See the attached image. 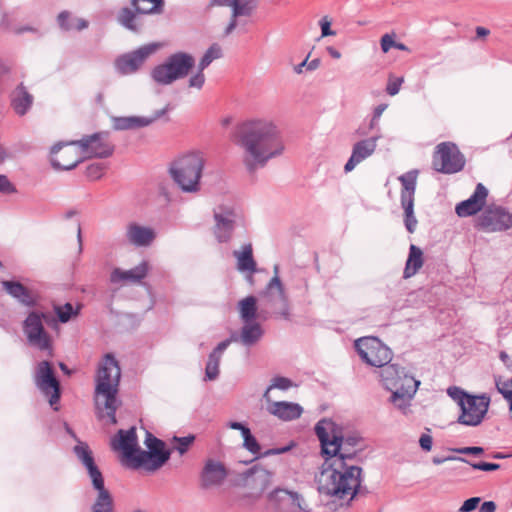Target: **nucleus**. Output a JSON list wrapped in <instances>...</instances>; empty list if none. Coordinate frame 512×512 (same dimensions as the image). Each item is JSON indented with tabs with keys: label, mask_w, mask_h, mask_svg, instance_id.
I'll list each match as a JSON object with an SVG mask.
<instances>
[{
	"label": "nucleus",
	"mask_w": 512,
	"mask_h": 512,
	"mask_svg": "<svg viewBox=\"0 0 512 512\" xmlns=\"http://www.w3.org/2000/svg\"><path fill=\"white\" fill-rule=\"evenodd\" d=\"M49 315L31 311L23 321V332L29 346L45 353L47 356H53V340L51 335L45 329L43 322L49 321Z\"/></svg>",
	"instance_id": "nucleus-9"
},
{
	"label": "nucleus",
	"mask_w": 512,
	"mask_h": 512,
	"mask_svg": "<svg viewBox=\"0 0 512 512\" xmlns=\"http://www.w3.org/2000/svg\"><path fill=\"white\" fill-rule=\"evenodd\" d=\"M267 412L282 421L299 419L303 414V407L294 402L276 401L267 405Z\"/></svg>",
	"instance_id": "nucleus-30"
},
{
	"label": "nucleus",
	"mask_w": 512,
	"mask_h": 512,
	"mask_svg": "<svg viewBox=\"0 0 512 512\" xmlns=\"http://www.w3.org/2000/svg\"><path fill=\"white\" fill-rule=\"evenodd\" d=\"M496 504L493 501L484 502L478 512H495Z\"/></svg>",
	"instance_id": "nucleus-64"
},
{
	"label": "nucleus",
	"mask_w": 512,
	"mask_h": 512,
	"mask_svg": "<svg viewBox=\"0 0 512 512\" xmlns=\"http://www.w3.org/2000/svg\"><path fill=\"white\" fill-rule=\"evenodd\" d=\"M206 157L201 151H191L175 159L169 168L173 181L182 192L197 193L201 189V178Z\"/></svg>",
	"instance_id": "nucleus-5"
},
{
	"label": "nucleus",
	"mask_w": 512,
	"mask_h": 512,
	"mask_svg": "<svg viewBox=\"0 0 512 512\" xmlns=\"http://www.w3.org/2000/svg\"><path fill=\"white\" fill-rule=\"evenodd\" d=\"M0 192L3 194H12L16 192L15 186L7 178V176L0 174Z\"/></svg>",
	"instance_id": "nucleus-51"
},
{
	"label": "nucleus",
	"mask_w": 512,
	"mask_h": 512,
	"mask_svg": "<svg viewBox=\"0 0 512 512\" xmlns=\"http://www.w3.org/2000/svg\"><path fill=\"white\" fill-rule=\"evenodd\" d=\"M79 310L80 307L74 309L71 303H65L62 306L55 307V312L61 323H67L73 316H77L79 314Z\"/></svg>",
	"instance_id": "nucleus-44"
},
{
	"label": "nucleus",
	"mask_w": 512,
	"mask_h": 512,
	"mask_svg": "<svg viewBox=\"0 0 512 512\" xmlns=\"http://www.w3.org/2000/svg\"><path fill=\"white\" fill-rule=\"evenodd\" d=\"M419 384L420 381L415 378H405L404 384H401L398 388L389 390L391 392L389 401L403 414H407Z\"/></svg>",
	"instance_id": "nucleus-20"
},
{
	"label": "nucleus",
	"mask_w": 512,
	"mask_h": 512,
	"mask_svg": "<svg viewBox=\"0 0 512 512\" xmlns=\"http://www.w3.org/2000/svg\"><path fill=\"white\" fill-rule=\"evenodd\" d=\"M131 7H123L117 15V22L133 33L145 28L146 15H157L164 11V0H130Z\"/></svg>",
	"instance_id": "nucleus-7"
},
{
	"label": "nucleus",
	"mask_w": 512,
	"mask_h": 512,
	"mask_svg": "<svg viewBox=\"0 0 512 512\" xmlns=\"http://www.w3.org/2000/svg\"><path fill=\"white\" fill-rule=\"evenodd\" d=\"M67 145L72 144L71 142H58L51 148L50 161L52 167L56 170H72L83 159L75 149H67L61 152L62 148Z\"/></svg>",
	"instance_id": "nucleus-22"
},
{
	"label": "nucleus",
	"mask_w": 512,
	"mask_h": 512,
	"mask_svg": "<svg viewBox=\"0 0 512 512\" xmlns=\"http://www.w3.org/2000/svg\"><path fill=\"white\" fill-rule=\"evenodd\" d=\"M402 82H403L402 78H398L396 80L390 81L386 88L387 93L391 96L396 95L400 90V86H401Z\"/></svg>",
	"instance_id": "nucleus-60"
},
{
	"label": "nucleus",
	"mask_w": 512,
	"mask_h": 512,
	"mask_svg": "<svg viewBox=\"0 0 512 512\" xmlns=\"http://www.w3.org/2000/svg\"><path fill=\"white\" fill-rule=\"evenodd\" d=\"M219 375V368L215 365L209 364L207 362L206 368H205V379L212 381L218 378Z\"/></svg>",
	"instance_id": "nucleus-59"
},
{
	"label": "nucleus",
	"mask_w": 512,
	"mask_h": 512,
	"mask_svg": "<svg viewBox=\"0 0 512 512\" xmlns=\"http://www.w3.org/2000/svg\"><path fill=\"white\" fill-rule=\"evenodd\" d=\"M98 491L97 498L92 505L91 512H114L113 498L105 486L95 488Z\"/></svg>",
	"instance_id": "nucleus-41"
},
{
	"label": "nucleus",
	"mask_w": 512,
	"mask_h": 512,
	"mask_svg": "<svg viewBox=\"0 0 512 512\" xmlns=\"http://www.w3.org/2000/svg\"><path fill=\"white\" fill-rule=\"evenodd\" d=\"M103 175L102 164H91L87 167V176L93 180L100 179Z\"/></svg>",
	"instance_id": "nucleus-53"
},
{
	"label": "nucleus",
	"mask_w": 512,
	"mask_h": 512,
	"mask_svg": "<svg viewBox=\"0 0 512 512\" xmlns=\"http://www.w3.org/2000/svg\"><path fill=\"white\" fill-rule=\"evenodd\" d=\"M475 227L488 233L508 230L512 227V214L499 206L488 207L477 217Z\"/></svg>",
	"instance_id": "nucleus-15"
},
{
	"label": "nucleus",
	"mask_w": 512,
	"mask_h": 512,
	"mask_svg": "<svg viewBox=\"0 0 512 512\" xmlns=\"http://www.w3.org/2000/svg\"><path fill=\"white\" fill-rule=\"evenodd\" d=\"M233 255L237 260V269L240 272L254 274L257 271V264L253 258V248L250 243L243 245L240 251L235 250Z\"/></svg>",
	"instance_id": "nucleus-35"
},
{
	"label": "nucleus",
	"mask_w": 512,
	"mask_h": 512,
	"mask_svg": "<svg viewBox=\"0 0 512 512\" xmlns=\"http://www.w3.org/2000/svg\"><path fill=\"white\" fill-rule=\"evenodd\" d=\"M34 383L39 391L48 397L49 403L54 410H58L54 405L60 400V382L56 378L53 366L49 361L43 360L36 365Z\"/></svg>",
	"instance_id": "nucleus-13"
},
{
	"label": "nucleus",
	"mask_w": 512,
	"mask_h": 512,
	"mask_svg": "<svg viewBox=\"0 0 512 512\" xmlns=\"http://www.w3.org/2000/svg\"><path fill=\"white\" fill-rule=\"evenodd\" d=\"M174 442L177 443L175 449L179 452L180 455L185 454L188 451L189 446L194 442L195 436L188 435L185 437H174Z\"/></svg>",
	"instance_id": "nucleus-49"
},
{
	"label": "nucleus",
	"mask_w": 512,
	"mask_h": 512,
	"mask_svg": "<svg viewBox=\"0 0 512 512\" xmlns=\"http://www.w3.org/2000/svg\"><path fill=\"white\" fill-rule=\"evenodd\" d=\"M222 56L221 47L218 44H212L204 53L199 61L200 70H205L213 60L219 59Z\"/></svg>",
	"instance_id": "nucleus-43"
},
{
	"label": "nucleus",
	"mask_w": 512,
	"mask_h": 512,
	"mask_svg": "<svg viewBox=\"0 0 512 512\" xmlns=\"http://www.w3.org/2000/svg\"><path fill=\"white\" fill-rule=\"evenodd\" d=\"M1 285L4 291L21 305L32 308L38 304V293L32 289L27 288L19 281L3 280Z\"/></svg>",
	"instance_id": "nucleus-24"
},
{
	"label": "nucleus",
	"mask_w": 512,
	"mask_h": 512,
	"mask_svg": "<svg viewBox=\"0 0 512 512\" xmlns=\"http://www.w3.org/2000/svg\"><path fill=\"white\" fill-rule=\"evenodd\" d=\"M476 470L482 471H495L500 468V465L497 463H489V462H478V463H468Z\"/></svg>",
	"instance_id": "nucleus-55"
},
{
	"label": "nucleus",
	"mask_w": 512,
	"mask_h": 512,
	"mask_svg": "<svg viewBox=\"0 0 512 512\" xmlns=\"http://www.w3.org/2000/svg\"><path fill=\"white\" fill-rule=\"evenodd\" d=\"M113 128L115 130H133L149 126V121L145 120V116H125L113 117Z\"/></svg>",
	"instance_id": "nucleus-38"
},
{
	"label": "nucleus",
	"mask_w": 512,
	"mask_h": 512,
	"mask_svg": "<svg viewBox=\"0 0 512 512\" xmlns=\"http://www.w3.org/2000/svg\"><path fill=\"white\" fill-rule=\"evenodd\" d=\"M433 439L429 434H422L419 438V445L424 451L432 449Z\"/></svg>",
	"instance_id": "nucleus-61"
},
{
	"label": "nucleus",
	"mask_w": 512,
	"mask_h": 512,
	"mask_svg": "<svg viewBox=\"0 0 512 512\" xmlns=\"http://www.w3.org/2000/svg\"><path fill=\"white\" fill-rule=\"evenodd\" d=\"M489 404L490 398L485 395H470L460 407L461 414L458 417V422L466 426L479 425L488 411Z\"/></svg>",
	"instance_id": "nucleus-18"
},
{
	"label": "nucleus",
	"mask_w": 512,
	"mask_h": 512,
	"mask_svg": "<svg viewBox=\"0 0 512 512\" xmlns=\"http://www.w3.org/2000/svg\"><path fill=\"white\" fill-rule=\"evenodd\" d=\"M239 314L242 322L256 321L259 318V307L254 296H247L239 301Z\"/></svg>",
	"instance_id": "nucleus-39"
},
{
	"label": "nucleus",
	"mask_w": 512,
	"mask_h": 512,
	"mask_svg": "<svg viewBox=\"0 0 512 512\" xmlns=\"http://www.w3.org/2000/svg\"><path fill=\"white\" fill-rule=\"evenodd\" d=\"M481 501L480 497H471L464 501L462 506L459 508V512H471L477 508Z\"/></svg>",
	"instance_id": "nucleus-52"
},
{
	"label": "nucleus",
	"mask_w": 512,
	"mask_h": 512,
	"mask_svg": "<svg viewBox=\"0 0 512 512\" xmlns=\"http://www.w3.org/2000/svg\"><path fill=\"white\" fill-rule=\"evenodd\" d=\"M379 135L357 141L352 147V153L344 166L346 173L351 172L354 168L365 159L369 158L376 150Z\"/></svg>",
	"instance_id": "nucleus-27"
},
{
	"label": "nucleus",
	"mask_w": 512,
	"mask_h": 512,
	"mask_svg": "<svg viewBox=\"0 0 512 512\" xmlns=\"http://www.w3.org/2000/svg\"><path fill=\"white\" fill-rule=\"evenodd\" d=\"M488 189L482 184L476 185L473 194L456 205L455 211L459 217H468L477 214L485 206Z\"/></svg>",
	"instance_id": "nucleus-25"
},
{
	"label": "nucleus",
	"mask_w": 512,
	"mask_h": 512,
	"mask_svg": "<svg viewBox=\"0 0 512 512\" xmlns=\"http://www.w3.org/2000/svg\"><path fill=\"white\" fill-rule=\"evenodd\" d=\"M13 32L17 35H21L26 32H30V33L37 34L38 36H41L39 29L37 27L31 26V25H21V26L14 27Z\"/></svg>",
	"instance_id": "nucleus-58"
},
{
	"label": "nucleus",
	"mask_w": 512,
	"mask_h": 512,
	"mask_svg": "<svg viewBox=\"0 0 512 512\" xmlns=\"http://www.w3.org/2000/svg\"><path fill=\"white\" fill-rule=\"evenodd\" d=\"M57 22L64 31H71L73 29L81 31L88 27V21L82 18H73L71 13L66 10L58 14Z\"/></svg>",
	"instance_id": "nucleus-40"
},
{
	"label": "nucleus",
	"mask_w": 512,
	"mask_h": 512,
	"mask_svg": "<svg viewBox=\"0 0 512 512\" xmlns=\"http://www.w3.org/2000/svg\"><path fill=\"white\" fill-rule=\"evenodd\" d=\"M230 21L225 28L224 36L230 35L237 27V18L251 16L258 6V0H234Z\"/></svg>",
	"instance_id": "nucleus-33"
},
{
	"label": "nucleus",
	"mask_w": 512,
	"mask_h": 512,
	"mask_svg": "<svg viewBox=\"0 0 512 512\" xmlns=\"http://www.w3.org/2000/svg\"><path fill=\"white\" fill-rule=\"evenodd\" d=\"M172 109L170 104H167L163 109L156 110L151 116L145 117V120L149 121V125L166 115L168 111Z\"/></svg>",
	"instance_id": "nucleus-57"
},
{
	"label": "nucleus",
	"mask_w": 512,
	"mask_h": 512,
	"mask_svg": "<svg viewBox=\"0 0 512 512\" xmlns=\"http://www.w3.org/2000/svg\"><path fill=\"white\" fill-rule=\"evenodd\" d=\"M381 381L387 390L395 389L404 384L405 378H414L409 375L404 368L399 367L397 364H386L381 367Z\"/></svg>",
	"instance_id": "nucleus-31"
},
{
	"label": "nucleus",
	"mask_w": 512,
	"mask_h": 512,
	"mask_svg": "<svg viewBox=\"0 0 512 512\" xmlns=\"http://www.w3.org/2000/svg\"><path fill=\"white\" fill-rule=\"evenodd\" d=\"M71 144L78 145L82 153L88 157L108 158L114 152V145L109 140L108 132H98L84 136L80 140L71 141Z\"/></svg>",
	"instance_id": "nucleus-16"
},
{
	"label": "nucleus",
	"mask_w": 512,
	"mask_h": 512,
	"mask_svg": "<svg viewBox=\"0 0 512 512\" xmlns=\"http://www.w3.org/2000/svg\"><path fill=\"white\" fill-rule=\"evenodd\" d=\"M214 234L219 242L231 239L235 226L241 221L240 213L230 206H220L214 212Z\"/></svg>",
	"instance_id": "nucleus-19"
},
{
	"label": "nucleus",
	"mask_w": 512,
	"mask_h": 512,
	"mask_svg": "<svg viewBox=\"0 0 512 512\" xmlns=\"http://www.w3.org/2000/svg\"><path fill=\"white\" fill-rule=\"evenodd\" d=\"M381 49L384 53H387L395 45L394 36L391 34H384L381 37Z\"/></svg>",
	"instance_id": "nucleus-56"
},
{
	"label": "nucleus",
	"mask_w": 512,
	"mask_h": 512,
	"mask_svg": "<svg viewBox=\"0 0 512 512\" xmlns=\"http://www.w3.org/2000/svg\"><path fill=\"white\" fill-rule=\"evenodd\" d=\"M433 169L443 174H454L465 166V157L456 144L442 142L438 144L433 153Z\"/></svg>",
	"instance_id": "nucleus-11"
},
{
	"label": "nucleus",
	"mask_w": 512,
	"mask_h": 512,
	"mask_svg": "<svg viewBox=\"0 0 512 512\" xmlns=\"http://www.w3.org/2000/svg\"><path fill=\"white\" fill-rule=\"evenodd\" d=\"M160 47L159 43H149L134 51L118 56L114 63L116 71L121 75L136 73L145 61Z\"/></svg>",
	"instance_id": "nucleus-14"
},
{
	"label": "nucleus",
	"mask_w": 512,
	"mask_h": 512,
	"mask_svg": "<svg viewBox=\"0 0 512 512\" xmlns=\"http://www.w3.org/2000/svg\"><path fill=\"white\" fill-rule=\"evenodd\" d=\"M194 66L195 59L191 54L176 52L169 55L162 63L154 66L150 77L156 84L168 86L188 76Z\"/></svg>",
	"instance_id": "nucleus-6"
},
{
	"label": "nucleus",
	"mask_w": 512,
	"mask_h": 512,
	"mask_svg": "<svg viewBox=\"0 0 512 512\" xmlns=\"http://www.w3.org/2000/svg\"><path fill=\"white\" fill-rule=\"evenodd\" d=\"M33 104V96L23 84H19L11 94V107L19 116H24Z\"/></svg>",
	"instance_id": "nucleus-34"
},
{
	"label": "nucleus",
	"mask_w": 512,
	"mask_h": 512,
	"mask_svg": "<svg viewBox=\"0 0 512 512\" xmlns=\"http://www.w3.org/2000/svg\"><path fill=\"white\" fill-rule=\"evenodd\" d=\"M362 468L341 458L327 459L317 477L318 491L326 496L350 502L360 492Z\"/></svg>",
	"instance_id": "nucleus-2"
},
{
	"label": "nucleus",
	"mask_w": 512,
	"mask_h": 512,
	"mask_svg": "<svg viewBox=\"0 0 512 512\" xmlns=\"http://www.w3.org/2000/svg\"><path fill=\"white\" fill-rule=\"evenodd\" d=\"M271 314L280 315L286 320L290 318L288 298L277 275L271 278L260 294L259 319L267 320Z\"/></svg>",
	"instance_id": "nucleus-8"
},
{
	"label": "nucleus",
	"mask_w": 512,
	"mask_h": 512,
	"mask_svg": "<svg viewBox=\"0 0 512 512\" xmlns=\"http://www.w3.org/2000/svg\"><path fill=\"white\" fill-rule=\"evenodd\" d=\"M149 264L147 261H142L139 265L129 270H122L115 268L110 276L111 282H133L138 283L144 279L148 273Z\"/></svg>",
	"instance_id": "nucleus-32"
},
{
	"label": "nucleus",
	"mask_w": 512,
	"mask_h": 512,
	"mask_svg": "<svg viewBox=\"0 0 512 512\" xmlns=\"http://www.w3.org/2000/svg\"><path fill=\"white\" fill-rule=\"evenodd\" d=\"M360 358L370 366L382 367L392 360V351L376 337H363L355 341Z\"/></svg>",
	"instance_id": "nucleus-12"
},
{
	"label": "nucleus",
	"mask_w": 512,
	"mask_h": 512,
	"mask_svg": "<svg viewBox=\"0 0 512 512\" xmlns=\"http://www.w3.org/2000/svg\"><path fill=\"white\" fill-rule=\"evenodd\" d=\"M111 446L114 450L122 452V463L125 466L137 469L135 459H137L140 448L137 443L135 428L128 430L120 429L117 436L112 439Z\"/></svg>",
	"instance_id": "nucleus-17"
},
{
	"label": "nucleus",
	"mask_w": 512,
	"mask_h": 512,
	"mask_svg": "<svg viewBox=\"0 0 512 512\" xmlns=\"http://www.w3.org/2000/svg\"><path fill=\"white\" fill-rule=\"evenodd\" d=\"M226 467L220 461L208 459L200 473V487L210 489L221 486L227 478Z\"/></svg>",
	"instance_id": "nucleus-23"
},
{
	"label": "nucleus",
	"mask_w": 512,
	"mask_h": 512,
	"mask_svg": "<svg viewBox=\"0 0 512 512\" xmlns=\"http://www.w3.org/2000/svg\"><path fill=\"white\" fill-rule=\"evenodd\" d=\"M447 394L459 405V407L464 404L466 398L470 397V394L457 386L449 387L447 389Z\"/></svg>",
	"instance_id": "nucleus-47"
},
{
	"label": "nucleus",
	"mask_w": 512,
	"mask_h": 512,
	"mask_svg": "<svg viewBox=\"0 0 512 512\" xmlns=\"http://www.w3.org/2000/svg\"><path fill=\"white\" fill-rule=\"evenodd\" d=\"M314 431L327 459L341 458L346 463H356L362 442L358 433L344 434L341 426L327 418L318 421Z\"/></svg>",
	"instance_id": "nucleus-4"
},
{
	"label": "nucleus",
	"mask_w": 512,
	"mask_h": 512,
	"mask_svg": "<svg viewBox=\"0 0 512 512\" xmlns=\"http://www.w3.org/2000/svg\"><path fill=\"white\" fill-rule=\"evenodd\" d=\"M234 0H210L208 7H231L235 4Z\"/></svg>",
	"instance_id": "nucleus-63"
},
{
	"label": "nucleus",
	"mask_w": 512,
	"mask_h": 512,
	"mask_svg": "<svg viewBox=\"0 0 512 512\" xmlns=\"http://www.w3.org/2000/svg\"><path fill=\"white\" fill-rule=\"evenodd\" d=\"M423 262V252L421 248L414 244H411L409 247V254L403 272L404 278L407 279L414 276L423 266Z\"/></svg>",
	"instance_id": "nucleus-36"
},
{
	"label": "nucleus",
	"mask_w": 512,
	"mask_h": 512,
	"mask_svg": "<svg viewBox=\"0 0 512 512\" xmlns=\"http://www.w3.org/2000/svg\"><path fill=\"white\" fill-rule=\"evenodd\" d=\"M229 341H227L226 339L222 342H220L214 349L213 351L209 354L208 356V363L209 364H212V365H215L219 368V365H220V360H221V357H222V354L224 353V351L228 348L229 346Z\"/></svg>",
	"instance_id": "nucleus-45"
},
{
	"label": "nucleus",
	"mask_w": 512,
	"mask_h": 512,
	"mask_svg": "<svg viewBox=\"0 0 512 512\" xmlns=\"http://www.w3.org/2000/svg\"><path fill=\"white\" fill-rule=\"evenodd\" d=\"M144 444L148 451L140 449L137 459H135L136 467L137 469L143 468L148 472H154L169 460L170 452L165 449V443L149 431H146Z\"/></svg>",
	"instance_id": "nucleus-10"
},
{
	"label": "nucleus",
	"mask_w": 512,
	"mask_h": 512,
	"mask_svg": "<svg viewBox=\"0 0 512 512\" xmlns=\"http://www.w3.org/2000/svg\"><path fill=\"white\" fill-rule=\"evenodd\" d=\"M204 70H200L198 67V71L196 74L192 75L189 79V87L201 89L205 83V76L203 73Z\"/></svg>",
	"instance_id": "nucleus-50"
},
{
	"label": "nucleus",
	"mask_w": 512,
	"mask_h": 512,
	"mask_svg": "<svg viewBox=\"0 0 512 512\" xmlns=\"http://www.w3.org/2000/svg\"><path fill=\"white\" fill-rule=\"evenodd\" d=\"M243 437V446L252 454L260 453L261 447L256 438L251 434V431H246Z\"/></svg>",
	"instance_id": "nucleus-46"
},
{
	"label": "nucleus",
	"mask_w": 512,
	"mask_h": 512,
	"mask_svg": "<svg viewBox=\"0 0 512 512\" xmlns=\"http://www.w3.org/2000/svg\"><path fill=\"white\" fill-rule=\"evenodd\" d=\"M264 335V330L257 321L243 322L239 332L234 331L226 340L231 343H240L245 347L257 344Z\"/></svg>",
	"instance_id": "nucleus-26"
},
{
	"label": "nucleus",
	"mask_w": 512,
	"mask_h": 512,
	"mask_svg": "<svg viewBox=\"0 0 512 512\" xmlns=\"http://www.w3.org/2000/svg\"><path fill=\"white\" fill-rule=\"evenodd\" d=\"M270 499L278 502L281 507L288 508L289 512H309L307 503L297 492L276 489L270 494Z\"/></svg>",
	"instance_id": "nucleus-29"
},
{
	"label": "nucleus",
	"mask_w": 512,
	"mask_h": 512,
	"mask_svg": "<svg viewBox=\"0 0 512 512\" xmlns=\"http://www.w3.org/2000/svg\"><path fill=\"white\" fill-rule=\"evenodd\" d=\"M293 386L292 380L283 376H276L272 378L271 384L268 386V390L279 389L286 391Z\"/></svg>",
	"instance_id": "nucleus-48"
},
{
	"label": "nucleus",
	"mask_w": 512,
	"mask_h": 512,
	"mask_svg": "<svg viewBox=\"0 0 512 512\" xmlns=\"http://www.w3.org/2000/svg\"><path fill=\"white\" fill-rule=\"evenodd\" d=\"M126 240L135 247H148L156 238V231L137 222H131L126 227Z\"/></svg>",
	"instance_id": "nucleus-28"
},
{
	"label": "nucleus",
	"mask_w": 512,
	"mask_h": 512,
	"mask_svg": "<svg viewBox=\"0 0 512 512\" xmlns=\"http://www.w3.org/2000/svg\"><path fill=\"white\" fill-rule=\"evenodd\" d=\"M319 25L321 27V37L334 36L336 34V32L331 29V21L327 16H324L320 20Z\"/></svg>",
	"instance_id": "nucleus-54"
},
{
	"label": "nucleus",
	"mask_w": 512,
	"mask_h": 512,
	"mask_svg": "<svg viewBox=\"0 0 512 512\" xmlns=\"http://www.w3.org/2000/svg\"><path fill=\"white\" fill-rule=\"evenodd\" d=\"M234 142L243 150V163L250 173L265 167L285 149L277 125L264 118H252L238 124Z\"/></svg>",
	"instance_id": "nucleus-1"
},
{
	"label": "nucleus",
	"mask_w": 512,
	"mask_h": 512,
	"mask_svg": "<svg viewBox=\"0 0 512 512\" xmlns=\"http://www.w3.org/2000/svg\"><path fill=\"white\" fill-rule=\"evenodd\" d=\"M401 206L405 215V227L409 233H413L417 226V219L414 215V201L401 202Z\"/></svg>",
	"instance_id": "nucleus-42"
},
{
	"label": "nucleus",
	"mask_w": 512,
	"mask_h": 512,
	"mask_svg": "<svg viewBox=\"0 0 512 512\" xmlns=\"http://www.w3.org/2000/svg\"><path fill=\"white\" fill-rule=\"evenodd\" d=\"M73 452L77 459L87 470V473L92 481L94 488H101L104 485V479L101 471L95 463L93 453L89 448L88 444L82 441H78L77 445L74 446Z\"/></svg>",
	"instance_id": "nucleus-21"
},
{
	"label": "nucleus",
	"mask_w": 512,
	"mask_h": 512,
	"mask_svg": "<svg viewBox=\"0 0 512 512\" xmlns=\"http://www.w3.org/2000/svg\"><path fill=\"white\" fill-rule=\"evenodd\" d=\"M452 451L460 453V454L479 455V454L483 453V448L473 446V447L456 448V449H452Z\"/></svg>",
	"instance_id": "nucleus-62"
},
{
	"label": "nucleus",
	"mask_w": 512,
	"mask_h": 512,
	"mask_svg": "<svg viewBox=\"0 0 512 512\" xmlns=\"http://www.w3.org/2000/svg\"><path fill=\"white\" fill-rule=\"evenodd\" d=\"M417 170H411L407 173L400 175L398 180L402 185L401 189V202L414 201V194L417 183Z\"/></svg>",
	"instance_id": "nucleus-37"
},
{
	"label": "nucleus",
	"mask_w": 512,
	"mask_h": 512,
	"mask_svg": "<svg viewBox=\"0 0 512 512\" xmlns=\"http://www.w3.org/2000/svg\"><path fill=\"white\" fill-rule=\"evenodd\" d=\"M121 378V369L113 354H106L98 365L94 401L99 417L106 411L112 424H116V411L120 405L117 394Z\"/></svg>",
	"instance_id": "nucleus-3"
}]
</instances>
